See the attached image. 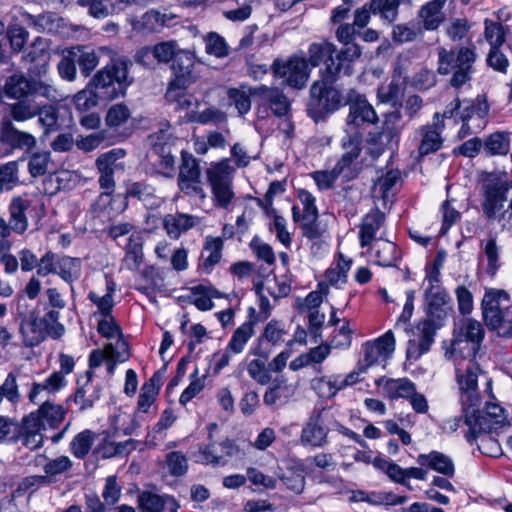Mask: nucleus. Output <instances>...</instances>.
Segmentation results:
<instances>
[{"label": "nucleus", "instance_id": "nucleus-4", "mask_svg": "<svg viewBox=\"0 0 512 512\" xmlns=\"http://www.w3.org/2000/svg\"><path fill=\"white\" fill-rule=\"evenodd\" d=\"M362 51L358 44L343 47L338 50L333 43L321 42L312 43L308 50V61L311 66L318 67L323 64L320 69V77H325L331 70L335 75L351 76L354 73L356 61L361 57Z\"/></svg>", "mask_w": 512, "mask_h": 512}, {"label": "nucleus", "instance_id": "nucleus-15", "mask_svg": "<svg viewBox=\"0 0 512 512\" xmlns=\"http://www.w3.org/2000/svg\"><path fill=\"white\" fill-rule=\"evenodd\" d=\"M0 143L8 148L10 153L23 151L28 154L36 147L37 140L31 133L18 129L8 118H1Z\"/></svg>", "mask_w": 512, "mask_h": 512}, {"label": "nucleus", "instance_id": "nucleus-13", "mask_svg": "<svg viewBox=\"0 0 512 512\" xmlns=\"http://www.w3.org/2000/svg\"><path fill=\"white\" fill-rule=\"evenodd\" d=\"M489 110L490 107L484 95H478L473 100L462 101V116H459L462 119V126L458 132L459 137L463 138L484 129Z\"/></svg>", "mask_w": 512, "mask_h": 512}, {"label": "nucleus", "instance_id": "nucleus-1", "mask_svg": "<svg viewBox=\"0 0 512 512\" xmlns=\"http://www.w3.org/2000/svg\"><path fill=\"white\" fill-rule=\"evenodd\" d=\"M480 207L483 216L497 222L502 230L512 229V175L506 171H484L479 176Z\"/></svg>", "mask_w": 512, "mask_h": 512}, {"label": "nucleus", "instance_id": "nucleus-57", "mask_svg": "<svg viewBox=\"0 0 512 512\" xmlns=\"http://www.w3.org/2000/svg\"><path fill=\"white\" fill-rule=\"evenodd\" d=\"M312 386L321 397L327 398L335 396L338 391L345 388L343 379H340L339 376L329 378L328 380L325 378L314 379Z\"/></svg>", "mask_w": 512, "mask_h": 512}, {"label": "nucleus", "instance_id": "nucleus-17", "mask_svg": "<svg viewBox=\"0 0 512 512\" xmlns=\"http://www.w3.org/2000/svg\"><path fill=\"white\" fill-rule=\"evenodd\" d=\"M124 156L125 151L123 149L115 148L101 154L96 159L95 164L99 174L98 183L102 190L115 191L114 172L118 168H123V165L118 163V160Z\"/></svg>", "mask_w": 512, "mask_h": 512}, {"label": "nucleus", "instance_id": "nucleus-9", "mask_svg": "<svg viewBox=\"0 0 512 512\" xmlns=\"http://www.w3.org/2000/svg\"><path fill=\"white\" fill-rule=\"evenodd\" d=\"M346 105L349 106V114L346 120L345 135L349 141H362L365 124H374L378 121L377 114L364 94L355 88L347 90Z\"/></svg>", "mask_w": 512, "mask_h": 512}, {"label": "nucleus", "instance_id": "nucleus-63", "mask_svg": "<svg viewBox=\"0 0 512 512\" xmlns=\"http://www.w3.org/2000/svg\"><path fill=\"white\" fill-rule=\"evenodd\" d=\"M130 117V109L125 104L119 103L108 109L105 121L110 128H117L125 124Z\"/></svg>", "mask_w": 512, "mask_h": 512}, {"label": "nucleus", "instance_id": "nucleus-10", "mask_svg": "<svg viewBox=\"0 0 512 512\" xmlns=\"http://www.w3.org/2000/svg\"><path fill=\"white\" fill-rule=\"evenodd\" d=\"M60 313L58 310L50 309L43 317L31 315L21 323V333L24 344L27 347L39 345L47 336L58 339L65 331L64 326L59 322Z\"/></svg>", "mask_w": 512, "mask_h": 512}, {"label": "nucleus", "instance_id": "nucleus-55", "mask_svg": "<svg viewBox=\"0 0 512 512\" xmlns=\"http://www.w3.org/2000/svg\"><path fill=\"white\" fill-rule=\"evenodd\" d=\"M100 101H102V97H100V95L98 96L97 91L94 87H91L89 82L83 90L79 91L74 96L75 106L82 112L96 107Z\"/></svg>", "mask_w": 512, "mask_h": 512}, {"label": "nucleus", "instance_id": "nucleus-16", "mask_svg": "<svg viewBox=\"0 0 512 512\" xmlns=\"http://www.w3.org/2000/svg\"><path fill=\"white\" fill-rule=\"evenodd\" d=\"M510 304L511 297L506 290L487 288L481 302L484 323L490 322L492 324L497 318L511 313Z\"/></svg>", "mask_w": 512, "mask_h": 512}, {"label": "nucleus", "instance_id": "nucleus-24", "mask_svg": "<svg viewBox=\"0 0 512 512\" xmlns=\"http://www.w3.org/2000/svg\"><path fill=\"white\" fill-rule=\"evenodd\" d=\"M253 96L261 99L262 103L268 105L273 114L277 117L286 116L290 110V103L285 94L274 87L260 85L251 90Z\"/></svg>", "mask_w": 512, "mask_h": 512}, {"label": "nucleus", "instance_id": "nucleus-49", "mask_svg": "<svg viewBox=\"0 0 512 512\" xmlns=\"http://www.w3.org/2000/svg\"><path fill=\"white\" fill-rule=\"evenodd\" d=\"M31 79L26 78L23 74H13L9 76L5 82V93L8 97L14 99L27 98L30 94Z\"/></svg>", "mask_w": 512, "mask_h": 512}, {"label": "nucleus", "instance_id": "nucleus-46", "mask_svg": "<svg viewBox=\"0 0 512 512\" xmlns=\"http://www.w3.org/2000/svg\"><path fill=\"white\" fill-rule=\"evenodd\" d=\"M25 157L19 160H13L0 164V194L5 191H11L20 183L19 163L24 161Z\"/></svg>", "mask_w": 512, "mask_h": 512}, {"label": "nucleus", "instance_id": "nucleus-28", "mask_svg": "<svg viewBox=\"0 0 512 512\" xmlns=\"http://www.w3.org/2000/svg\"><path fill=\"white\" fill-rule=\"evenodd\" d=\"M401 119L399 111H395L388 115L381 132H377L369 135V145H379L384 149L392 147L393 144H397L400 135V128L396 127L395 124Z\"/></svg>", "mask_w": 512, "mask_h": 512}, {"label": "nucleus", "instance_id": "nucleus-23", "mask_svg": "<svg viewBox=\"0 0 512 512\" xmlns=\"http://www.w3.org/2000/svg\"><path fill=\"white\" fill-rule=\"evenodd\" d=\"M426 317L445 321L450 310V297L443 287L426 288L424 292Z\"/></svg>", "mask_w": 512, "mask_h": 512}, {"label": "nucleus", "instance_id": "nucleus-40", "mask_svg": "<svg viewBox=\"0 0 512 512\" xmlns=\"http://www.w3.org/2000/svg\"><path fill=\"white\" fill-rule=\"evenodd\" d=\"M485 331L482 324L470 317L460 319L455 323L453 337L467 339L481 345Z\"/></svg>", "mask_w": 512, "mask_h": 512}, {"label": "nucleus", "instance_id": "nucleus-3", "mask_svg": "<svg viewBox=\"0 0 512 512\" xmlns=\"http://www.w3.org/2000/svg\"><path fill=\"white\" fill-rule=\"evenodd\" d=\"M481 345L473 341L453 337L450 349L446 355L456 362V380L463 402L475 400L478 374L481 372L475 357Z\"/></svg>", "mask_w": 512, "mask_h": 512}, {"label": "nucleus", "instance_id": "nucleus-45", "mask_svg": "<svg viewBox=\"0 0 512 512\" xmlns=\"http://www.w3.org/2000/svg\"><path fill=\"white\" fill-rule=\"evenodd\" d=\"M143 245L139 236L131 235L125 248L123 264L126 269L136 271L143 263Z\"/></svg>", "mask_w": 512, "mask_h": 512}, {"label": "nucleus", "instance_id": "nucleus-7", "mask_svg": "<svg viewBox=\"0 0 512 512\" xmlns=\"http://www.w3.org/2000/svg\"><path fill=\"white\" fill-rule=\"evenodd\" d=\"M133 79L128 77V65L123 60H112L89 80L103 102L125 96Z\"/></svg>", "mask_w": 512, "mask_h": 512}, {"label": "nucleus", "instance_id": "nucleus-36", "mask_svg": "<svg viewBox=\"0 0 512 512\" xmlns=\"http://www.w3.org/2000/svg\"><path fill=\"white\" fill-rule=\"evenodd\" d=\"M76 66L78 65L84 77L90 76L99 64V55L94 48L87 45H75L68 47Z\"/></svg>", "mask_w": 512, "mask_h": 512}, {"label": "nucleus", "instance_id": "nucleus-39", "mask_svg": "<svg viewBox=\"0 0 512 512\" xmlns=\"http://www.w3.org/2000/svg\"><path fill=\"white\" fill-rule=\"evenodd\" d=\"M447 0H432L423 5L419 11L425 30H436L445 20L442 9Z\"/></svg>", "mask_w": 512, "mask_h": 512}, {"label": "nucleus", "instance_id": "nucleus-61", "mask_svg": "<svg viewBox=\"0 0 512 512\" xmlns=\"http://www.w3.org/2000/svg\"><path fill=\"white\" fill-rule=\"evenodd\" d=\"M30 94L44 97L50 101H57L61 97L52 81L45 78L31 80Z\"/></svg>", "mask_w": 512, "mask_h": 512}, {"label": "nucleus", "instance_id": "nucleus-56", "mask_svg": "<svg viewBox=\"0 0 512 512\" xmlns=\"http://www.w3.org/2000/svg\"><path fill=\"white\" fill-rule=\"evenodd\" d=\"M207 54L217 58H223L229 54V46L226 40L216 32H209L203 37Z\"/></svg>", "mask_w": 512, "mask_h": 512}, {"label": "nucleus", "instance_id": "nucleus-62", "mask_svg": "<svg viewBox=\"0 0 512 512\" xmlns=\"http://www.w3.org/2000/svg\"><path fill=\"white\" fill-rule=\"evenodd\" d=\"M78 3L86 7L89 14L95 18H105L114 14L115 6L111 0H78Z\"/></svg>", "mask_w": 512, "mask_h": 512}, {"label": "nucleus", "instance_id": "nucleus-26", "mask_svg": "<svg viewBox=\"0 0 512 512\" xmlns=\"http://www.w3.org/2000/svg\"><path fill=\"white\" fill-rule=\"evenodd\" d=\"M247 320L242 323L232 334L227 346L233 354H240L244 351L246 344L255 334L257 324L256 309L249 307Z\"/></svg>", "mask_w": 512, "mask_h": 512}, {"label": "nucleus", "instance_id": "nucleus-21", "mask_svg": "<svg viewBox=\"0 0 512 512\" xmlns=\"http://www.w3.org/2000/svg\"><path fill=\"white\" fill-rule=\"evenodd\" d=\"M321 414L320 410L314 411L302 428L300 440L303 445L320 448L328 444L329 429L321 421Z\"/></svg>", "mask_w": 512, "mask_h": 512}, {"label": "nucleus", "instance_id": "nucleus-27", "mask_svg": "<svg viewBox=\"0 0 512 512\" xmlns=\"http://www.w3.org/2000/svg\"><path fill=\"white\" fill-rule=\"evenodd\" d=\"M125 200L129 198L141 201L148 209H157L162 199L156 196V189L144 181L128 182L124 194Z\"/></svg>", "mask_w": 512, "mask_h": 512}, {"label": "nucleus", "instance_id": "nucleus-53", "mask_svg": "<svg viewBox=\"0 0 512 512\" xmlns=\"http://www.w3.org/2000/svg\"><path fill=\"white\" fill-rule=\"evenodd\" d=\"M481 246L487 259L486 273L493 277L501 265L500 248L497 245L496 236H490L485 243L481 242Z\"/></svg>", "mask_w": 512, "mask_h": 512}, {"label": "nucleus", "instance_id": "nucleus-33", "mask_svg": "<svg viewBox=\"0 0 512 512\" xmlns=\"http://www.w3.org/2000/svg\"><path fill=\"white\" fill-rule=\"evenodd\" d=\"M419 138L418 152L420 156H426L441 149L443 138L436 125H424L417 129Z\"/></svg>", "mask_w": 512, "mask_h": 512}, {"label": "nucleus", "instance_id": "nucleus-51", "mask_svg": "<svg viewBox=\"0 0 512 512\" xmlns=\"http://www.w3.org/2000/svg\"><path fill=\"white\" fill-rule=\"evenodd\" d=\"M185 89L170 83L165 98L168 102L174 103L176 109L188 111L195 104H198V101L192 94L185 92Z\"/></svg>", "mask_w": 512, "mask_h": 512}, {"label": "nucleus", "instance_id": "nucleus-32", "mask_svg": "<svg viewBox=\"0 0 512 512\" xmlns=\"http://www.w3.org/2000/svg\"><path fill=\"white\" fill-rule=\"evenodd\" d=\"M417 462L420 466L427 467L448 478H452L455 474V466L452 459L439 451L419 454Z\"/></svg>", "mask_w": 512, "mask_h": 512}, {"label": "nucleus", "instance_id": "nucleus-59", "mask_svg": "<svg viewBox=\"0 0 512 512\" xmlns=\"http://www.w3.org/2000/svg\"><path fill=\"white\" fill-rule=\"evenodd\" d=\"M188 122L208 124V123H220L225 119L224 113L217 108L210 107L202 112L195 110L188 111L186 114Z\"/></svg>", "mask_w": 512, "mask_h": 512}, {"label": "nucleus", "instance_id": "nucleus-35", "mask_svg": "<svg viewBox=\"0 0 512 512\" xmlns=\"http://www.w3.org/2000/svg\"><path fill=\"white\" fill-rule=\"evenodd\" d=\"M374 250L375 263L383 267H394L401 258L397 245L380 237L370 247Z\"/></svg>", "mask_w": 512, "mask_h": 512}, {"label": "nucleus", "instance_id": "nucleus-8", "mask_svg": "<svg viewBox=\"0 0 512 512\" xmlns=\"http://www.w3.org/2000/svg\"><path fill=\"white\" fill-rule=\"evenodd\" d=\"M475 60L476 53L472 48L460 47L450 50L440 48L438 51V72L441 75L452 73L451 86L460 88L471 80Z\"/></svg>", "mask_w": 512, "mask_h": 512}, {"label": "nucleus", "instance_id": "nucleus-2", "mask_svg": "<svg viewBox=\"0 0 512 512\" xmlns=\"http://www.w3.org/2000/svg\"><path fill=\"white\" fill-rule=\"evenodd\" d=\"M335 74L330 70L325 77H320L310 86L306 113L315 123L325 121L328 116L346 106L347 92L343 93L334 85L346 75Z\"/></svg>", "mask_w": 512, "mask_h": 512}, {"label": "nucleus", "instance_id": "nucleus-25", "mask_svg": "<svg viewBox=\"0 0 512 512\" xmlns=\"http://www.w3.org/2000/svg\"><path fill=\"white\" fill-rule=\"evenodd\" d=\"M138 505L142 512H178L180 507L173 496L158 495L150 491L139 494Z\"/></svg>", "mask_w": 512, "mask_h": 512}, {"label": "nucleus", "instance_id": "nucleus-50", "mask_svg": "<svg viewBox=\"0 0 512 512\" xmlns=\"http://www.w3.org/2000/svg\"><path fill=\"white\" fill-rule=\"evenodd\" d=\"M95 437L96 434L89 429H85L78 433L69 445L72 455L77 459H84L89 454Z\"/></svg>", "mask_w": 512, "mask_h": 512}, {"label": "nucleus", "instance_id": "nucleus-43", "mask_svg": "<svg viewBox=\"0 0 512 512\" xmlns=\"http://www.w3.org/2000/svg\"><path fill=\"white\" fill-rule=\"evenodd\" d=\"M404 0H370L372 14L378 15L387 25L392 24L398 16L399 6Z\"/></svg>", "mask_w": 512, "mask_h": 512}, {"label": "nucleus", "instance_id": "nucleus-6", "mask_svg": "<svg viewBox=\"0 0 512 512\" xmlns=\"http://www.w3.org/2000/svg\"><path fill=\"white\" fill-rule=\"evenodd\" d=\"M66 410L62 405L45 401L36 411L24 416L28 450L40 449L44 444L46 426L57 429L64 421Z\"/></svg>", "mask_w": 512, "mask_h": 512}, {"label": "nucleus", "instance_id": "nucleus-14", "mask_svg": "<svg viewBox=\"0 0 512 512\" xmlns=\"http://www.w3.org/2000/svg\"><path fill=\"white\" fill-rule=\"evenodd\" d=\"M271 69L275 77L283 79L286 85L296 89H302L309 78L306 61L296 56L287 60L275 59Z\"/></svg>", "mask_w": 512, "mask_h": 512}, {"label": "nucleus", "instance_id": "nucleus-20", "mask_svg": "<svg viewBox=\"0 0 512 512\" xmlns=\"http://www.w3.org/2000/svg\"><path fill=\"white\" fill-rule=\"evenodd\" d=\"M386 215L378 207L371 209L359 225L358 238L361 248L371 247L378 231L385 225Z\"/></svg>", "mask_w": 512, "mask_h": 512}, {"label": "nucleus", "instance_id": "nucleus-22", "mask_svg": "<svg viewBox=\"0 0 512 512\" xmlns=\"http://www.w3.org/2000/svg\"><path fill=\"white\" fill-rule=\"evenodd\" d=\"M195 58V54L189 50H178L171 65L174 75V79L171 81L173 85L180 88L188 87L192 82V71L195 64Z\"/></svg>", "mask_w": 512, "mask_h": 512}, {"label": "nucleus", "instance_id": "nucleus-31", "mask_svg": "<svg viewBox=\"0 0 512 512\" xmlns=\"http://www.w3.org/2000/svg\"><path fill=\"white\" fill-rule=\"evenodd\" d=\"M92 377L93 372L88 370L86 381L83 384H80V379L77 381L79 387L74 393V402L79 405L81 411L92 408L101 396V387L92 382Z\"/></svg>", "mask_w": 512, "mask_h": 512}, {"label": "nucleus", "instance_id": "nucleus-44", "mask_svg": "<svg viewBox=\"0 0 512 512\" xmlns=\"http://www.w3.org/2000/svg\"><path fill=\"white\" fill-rule=\"evenodd\" d=\"M293 395L294 388L292 386L278 382L266 390L263 402L269 407H280L285 405Z\"/></svg>", "mask_w": 512, "mask_h": 512}, {"label": "nucleus", "instance_id": "nucleus-54", "mask_svg": "<svg viewBox=\"0 0 512 512\" xmlns=\"http://www.w3.org/2000/svg\"><path fill=\"white\" fill-rule=\"evenodd\" d=\"M444 325V321H440L434 318L426 317L424 320L418 323L417 330L420 332L419 340L422 342V346L426 349H430L434 342V337L438 329Z\"/></svg>", "mask_w": 512, "mask_h": 512}, {"label": "nucleus", "instance_id": "nucleus-5", "mask_svg": "<svg viewBox=\"0 0 512 512\" xmlns=\"http://www.w3.org/2000/svg\"><path fill=\"white\" fill-rule=\"evenodd\" d=\"M459 393L465 424L469 427L465 438L470 444H473L480 435L489 434L506 421L505 410L496 403H486L482 411L476 408L480 401L478 384L476 385L475 400L463 402L462 393Z\"/></svg>", "mask_w": 512, "mask_h": 512}, {"label": "nucleus", "instance_id": "nucleus-38", "mask_svg": "<svg viewBox=\"0 0 512 512\" xmlns=\"http://www.w3.org/2000/svg\"><path fill=\"white\" fill-rule=\"evenodd\" d=\"M31 202L23 197L12 198L9 204V222L13 231L17 234H23L28 228V220L26 211L29 209Z\"/></svg>", "mask_w": 512, "mask_h": 512}, {"label": "nucleus", "instance_id": "nucleus-42", "mask_svg": "<svg viewBox=\"0 0 512 512\" xmlns=\"http://www.w3.org/2000/svg\"><path fill=\"white\" fill-rule=\"evenodd\" d=\"M163 225L170 238L178 239L195 226V217L183 213L168 214L163 219Z\"/></svg>", "mask_w": 512, "mask_h": 512}, {"label": "nucleus", "instance_id": "nucleus-48", "mask_svg": "<svg viewBox=\"0 0 512 512\" xmlns=\"http://www.w3.org/2000/svg\"><path fill=\"white\" fill-rule=\"evenodd\" d=\"M373 466L386 474L393 482L406 486L411 489L410 483L405 481V469L397 463L382 457L373 459Z\"/></svg>", "mask_w": 512, "mask_h": 512}, {"label": "nucleus", "instance_id": "nucleus-34", "mask_svg": "<svg viewBox=\"0 0 512 512\" xmlns=\"http://www.w3.org/2000/svg\"><path fill=\"white\" fill-rule=\"evenodd\" d=\"M223 241L220 237H207L201 254L198 269L202 274H210L221 260Z\"/></svg>", "mask_w": 512, "mask_h": 512}, {"label": "nucleus", "instance_id": "nucleus-11", "mask_svg": "<svg viewBox=\"0 0 512 512\" xmlns=\"http://www.w3.org/2000/svg\"><path fill=\"white\" fill-rule=\"evenodd\" d=\"M234 168L228 159L213 163L206 170V177L211 187L213 201L216 206L227 208L235 197L233 192Z\"/></svg>", "mask_w": 512, "mask_h": 512}, {"label": "nucleus", "instance_id": "nucleus-29", "mask_svg": "<svg viewBox=\"0 0 512 512\" xmlns=\"http://www.w3.org/2000/svg\"><path fill=\"white\" fill-rule=\"evenodd\" d=\"M26 434L24 417L19 422L14 418L0 415V444L20 443L23 447L28 449V445L25 440Z\"/></svg>", "mask_w": 512, "mask_h": 512}, {"label": "nucleus", "instance_id": "nucleus-18", "mask_svg": "<svg viewBox=\"0 0 512 512\" xmlns=\"http://www.w3.org/2000/svg\"><path fill=\"white\" fill-rule=\"evenodd\" d=\"M50 59V51L42 45V41L37 39L28 53L22 57L29 78L31 80L46 78Z\"/></svg>", "mask_w": 512, "mask_h": 512}, {"label": "nucleus", "instance_id": "nucleus-58", "mask_svg": "<svg viewBox=\"0 0 512 512\" xmlns=\"http://www.w3.org/2000/svg\"><path fill=\"white\" fill-rule=\"evenodd\" d=\"M485 38L491 45V48L500 47L505 42L506 32L509 31L508 27L503 26L500 22H494L490 19H485Z\"/></svg>", "mask_w": 512, "mask_h": 512}, {"label": "nucleus", "instance_id": "nucleus-12", "mask_svg": "<svg viewBox=\"0 0 512 512\" xmlns=\"http://www.w3.org/2000/svg\"><path fill=\"white\" fill-rule=\"evenodd\" d=\"M177 186L179 191L188 197L206 198V193L203 188L200 160L185 150L181 151Z\"/></svg>", "mask_w": 512, "mask_h": 512}, {"label": "nucleus", "instance_id": "nucleus-52", "mask_svg": "<svg viewBox=\"0 0 512 512\" xmlns=\"http://www.w3.org/2000/svg\"><path fill=\"white\" fill-rule=\"evenodd\" d=\"M385 391L391 399L409 398L416 391V387L407 378L389 379L386 381Z\"/></svg>", "mask_w": 512, "mask_h": 512}, {"label": "nucleus", "instance_id": "nucleus-30", "mask_svg": "<svg viewBox=\"0 0 512 512\" xmlns=\"http://www.w3.org/2000/svg\"><path fill=\"white\" fill-rule=\"evenodd\" d=\"M39 103L30 98L17 99L7 105L1 118H8L12 123L25 122L37 116Z\"/></svg>", "mask_w": 512, "mask_h": 512}, {"label": "nucleus", "instance_id": "nucleus-41", "mask_svg": "<svg viewBox=\"0 0 512 512\" xmlns=\"http://www.w3.org/2000/svg\"><path fill=\"white\" fill-rule=\"evenodd\" d=\"M483 141V154L486 157L505 156L510 150V134L496 131L486 136Z\"/></svg>", "mask_w": 512, "mask_h": 512}, {"label": "nucleus", "instance_id": "nucleus-60", "mask_svg": "<svg viewBox=\"0 0 512 512\" xmlns=\"http://www.w3.org/2000/svg\"><path fill=\"white\" fill-rule=\"evenodd\" d=\"M38 122L45 128V134L57 131L58 125V109L53 105H40Z\"/></svg>", "mask_w": 512, "mask_h": 512}, {"label": "nucleus", "instance_id": "nucleus-37", "mask_svg": "<svg viewBox=\"0 0 512 512\" xmlns=\"http://www.w3.org/2000/svg\"><path fill=\"white\" fill-rule=\"evenodd\" d=\"M191 303L200 311L213 309V298H222L224 295L211 284H199L190 288Z\"/></svg>", "mask_w": 512, "mask_h": 512}, {"label": "nucleus", "instance_id": "nucleus-64", "mask_svg": "<svg viewBox=\"0 0 512 512\" xmlns=\"http://www.w3.org/2000/svg\"><path fill=\"white\" fill-rule=\"evenodd\" d=\"M50 153L39 151L32 153L28 159V171L32 177L42 176L48 171Z\"/></svg>", "mask_w": 512, "mask_h": 512}, {"label": "nucleus", "instance_id": "nucleus-19", "mask_svg": "<svg viewBox=\"0 0 512 512\" xmlns=\"http://www.w3.org/2000/svg\"><path fill=\"white\" fill-rule=\"evenodd\" d=\"M348 137L343 136L341 140V146L346 151L342 154V156L338 159L333 169L342 177L345 182H349L358 176V169L355 167L354 163L359 158L361 153V142L362 141H347Z\"/></svg>", "mask_w": 512, "mask_h": 512}, {"label": "nucleus", "instance_id": "nucleus-47", "mask_svg": "<svg viewBox=\"0 0 512 512\" xmlns=\"http://www.w3.org/2000/svg\"><path fill=\"white\" fill-rule=\"evenodd\" d=\"M159 390L160 379L156 374H154L152 378H150L148 382H145L141 387L137 403L138 411L148 413L150 407L156 399V396L159 393Z\"/></svg>", "mask_w": 512, "mask_h": 512}]
</instances>
